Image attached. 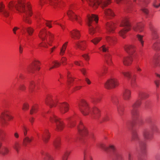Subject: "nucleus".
I'll return each instance as SVG.
<instances>
[{"label": "nucleus", "mask_w": 160, "mask_h": 160, "mask_svg": "<svg viewBox=\"0 0 160 160\" xmlns=\"http://www.w3.org/2000/svg\"><path fill=\"white\" fill-rule=\"evenodd\" d=\"M25 0H18V4H16L15 1L11 0L7 3V9L9 12V11L13 10L15 8L19 12L23 13V21L28 24H31L32 23V21L30 17L32 14L31 7L28 3V8L26 10L25 8Z\"/></svg>", "instance_id": "f257e3e1"}, {"label": "nucleus", "mask_w": 160, "mask_h": 160, "mask_svg": "<svg viewBox=\"0 0 160 160\" xmlns=\"http://www.w3.org/2000/svg\"><path fill=\"white\" fill-rule=\"evenodd\" d=\"M29 104L28 102H25L23 104L22 109L24 111H26L29 110Z\"/></svg>", "instance_id": "8fccbe9b"}, {"label": "nucleus", "mask_w": 160, "mask_h": 160, "mask_svg": "<svg viewBox=\"0 0 160 160\" xmlns=\"http://www.w3.org/2000/svg\"><path fill=\"white\" fill-rule=\"evenodd\" d=\"M79 109L81 113L84 116L89 115L91 112V108L88 103L84 99L80 100L78 105Z\"/></svg>", "instance_id": "7ed1b4c3"}, {"label": "nucleus", "mask_w": 160, "mask_h": 160, "mask_svg": "<svg viewBox=\"0 0 160 160\" xmlns=\"http://www.w3.org/2000/svg\"><path fill=\"white\" fill-rule=\"evenodd\" d=\"M76 18H75V21H76L78 23L81 24L82 22V20L81 17L77 16Z\"/></svg>", "instance_id": "338daca9"}, {"label": "nucleus", "mask_w": 160, "mask_h": 160, "mask_svg": "<svg viewBox=\"0 0 160 160\" xmlns=\"http://www.w3.org/2000/svg\"><path fill=\"white\" fill-rule=\"evenodd\" d=\"M121 73L125 77L130 78L131 76V72L129 71H122Z\"/></svg>", "instance_id": "49530a36"}, {"label": "nucleus", "mask_w": 160, "mask_h": 160, "mask_svg": "<svg viewBox=\"0 0 160 160\" xmlns=\"http://www.w3.org/2000/svg\"><path fill=\"white\" fill-rule=\"evenodd\" d=\"M141 100L139 98L132 105V109L131 111V113L132 117L136 119L138 118L139 116V111L137 109L141 105L142 102Z\"/></svg>", "instance_id": "1a4fd4ad"}, {"label": "nucleus", "mask_w": 160, "mask_h": 160, "mask_svg": "<svg viewBox=\"0 0 160 160\" xmlns=\"http://www.w3.org/2000/svg\"><path fill=\"white\" fill-rule=\"evenodd\" d=\"M143 136L145 138L149 139L152 137V135L147 130H145L143 132Z\"/></svg>", "instance_id": "37998d69"}, {"label": "nucleus", "mask_w": 160, "mask_h": 160, "mask_svg": "<svg viewBox=\"0 0 160 160\" xmlns=\"http://www.w3.org/2000/svg\"><path fill=\"white\" fill-rule=\"evenodd\" d=\"M69 121L70 127L71 128L74 127L76 125V122L78 119H79V118L78 116L71 117L67 119Z\"/></svg>", "instance_id": "a878e982"}, {"label": "nucleus", "mask_w": 160, "mask_h": 160, "mask_svg": "<svg viewBox=\"0 0 160 160\" xmlns=\"http://www.w3.org/2000/svg\"><path fill=\"white\" fill-rule=\"evenodd\" d=\"M13 118L8 110H5L0 114V123L2 126H4L8 125V121H11Z\"/></svg>", "instance_id": "20e7f679"}, {"label": "nucleus", "mask_w": 160, "mask_h": 160, "mask_svg": "<svg viewBox=\"0 0 160 160\" xmlns=\"http://www.w3.org/2000/svg\"><path fill=\"white\" fill-rule=\"evenodd\" d=\"M105 39L106 41L108 43L114 44L117 41V39L115 37H110L107 36L106 37Z\"/></svg>", "instance_id": "c9c22d12"}, {"label": "nucleus", "mask_w": 160, "mask_h": 160, "mask_svg": "<svg viewBox=\"0 0 160 160\" xmlns=\"http://www.w3.org/2000/svg\"><path fill=\"white\" fill-rule=\"evenodd\" d=\"M47 32L45 28L41 29L38 34L39 38L42 41H44L47 36Z\"/></svg>", "instance_id": "cd10ccee"}, {"label": "nucleus", "mask_w": 160, "mask_h": 160, "mask_svg": "<svg viewBox=\"0 0 160 160\" xmlns=\"http://www.w3.org/2000/svg\"><path fill=\"white\" fill-rule=\"evenodd\" d=\"M82 57L87 61H89L90 59V57L88 53H85L82 55Z\"/></svg>", "instance_id": "e2e57ef3"}, {"label": "nucleus", "mask_w": 160, "mask_h": 160, "mask_svg": "<svg viewBox=\"0 0 160 160\" xmlns=\"http://www.w3.org/2000/svg\"><path fill=\"white\" fill-rule=\"evenodd\" d=\"M44 156L45 157V158L46 159H48V160H53V158L48 152H45L44 154Z\"/></svg>", "instance_id": "13d9d810"}, {"label": "nucleus", "mask_w": 160, "mask_h": 160, "mask_svg": "<svg viewBox=\"0 0 160 160\" xmlns=\"http://www.w3.org/2000/svg\"><path fill=\"white\" fill-rule=\"evenodd\" d=\"M38 106L37 105H33L30 110V114H33L36 113L38 111Z\"/></svg>", "instance_id": "79ce46f5"}, {"label": "nucleus", "mask_w": 160, "mask_h": 160, "mask_svg": "<svg viewBox=\"0 0 160 160\" xmlns=\"http://www.w3.org/2000/svg\"><path fill=\"white\" fill-rule=\"evenodd\" d=\"M24 136H26L28 134V132L29 130V128L25 125H23L22 128Z\"/></svg>", "instance_id": "6e6d98bb"}, {"label": "nucleus", "mask_w": 160, "mask_h": 160, "mask_svg": "<svg viewBox=\"0 0 160 160\" xmlns=\"http://www.w3.org/2000/svg\"><path fill=\"white\" fill-rule=\"evenodd\" d=\"M67 14L70 20L75 21V19L76 18V17L77 15L72 11L71 10H68L67 12Z\"/></svg>", "instance_id": "f704fd0d"}, {"label": "nucleus", "mask_w": 160, "mask_h": 160, "mask_svg": "<svg viewBox=\"0 0 160 160\" xmlns=\"http://www.w3.org/2000/svg\"><path fill=\"white\" fill-rule=\"evenodd\" d=\"M36 85L35 82L33 81H31L29 82V89L32 92H34L35 90Z\"/></svg>", "instance_id": "58836bf2"}, {"label": "nucleus", "mask_w": 160, "mask_h": 160, "mask_svg": "<svg viewBox=\"0 0 160 160\" xmlns=\"http://www.w3.org/2000/svg\"><path fill=\"white\" fill-rule=\"evenodd\" d=\"M61 63L59 61L57 60L54 61L52 62L49 69L50 70L53 68H58L59 67Z\"/></svg>", "instance_id": "4c0bfd02"}, {"label": "nucleus", "mask_w": 160, "mask_h": 160, "mask_svg": "<svg viewBox=\"0 0 160 160\" xmlns=\"http://www.w3.org/2000/svg\"><path fill=\"white\" fill-rule=\"evenodd\" d=\"M53 144L56 148L58 149L60 146V138H58L55 139L54 142Z\"/></svg>", "instance_id": "c03bdc74"}, {"label": "nucleus", "mask_w": 160, "mask_h": 160, "mask_svg": "<svg viewBox=\"0 0 160 160\" xmlns=\"http://www.w3.org/2000/svg\"><path fill=\"white\" fill-rule=\"evenodd\" d=\"M83 160H93L90 155V152L89 150L86 149L84 151Z\"/></svg>", "instance_id": "72a5a7b5"}, {"label": "nucleus", "mask_w": 160, "mask_h": 160, "mask_svg": "<svg viewBox=\"0 0 160 160\" xmlns=\"http://www.w3.org/2000/svg\"><path fill=\"white\" fill-rule=\"evenodd\" d=\"M26 87L24 84L20 85L19 87V89L22 91H24L26 89Z\"/></svg>", "instance_id": "774afa93"}, {"label": "nucleus", "mask_w": 160, "mask_h": 160, "mask_svg": "<svg viewBox=\"0 0 160 160\" xmlns=\"http://www.w3.org/2000/svg\"><path fill=\"white\" fill-rule=\"evenodd\" d=\"M105 62L109 66H112L113 65V63L112 60V57L110 54L107 55L105 58Z\"/></svg>", "instance_id": "c756f323"}, {"label": "nucleus", "mask_w": 160, "mask_h": 160, "mask_svg": "<svg viewBox=\"0 0 160 160\" xmlns=\"http://www.w3.org/2000/svg\"><path fill=\"white\" fill-rule=\"evenodd\" d=\"M91 113L92 118L93 119H98L101 117V114L100 110L98 108L95 107L92 108Z\"/></svg>", "instance_id": "dca6fc26"}, {"label": "nucleus", "mask_w": 160, "mask_h": 160, "mask_svg": "<svg viewBox=\"0 0 160 160\" xmlns=\"http://www.w3.org/2000/svg\"><path fill=\"white\" fill-rule=\"evenodd\" d=\"M75 47L77 49L84 51L87 49L88 47V44L86 41L79 40L75 43Z\"/></svg>", "instance_id": "9b49d317"}, {"label": "nucleus", "mask_w": 160, "mask_h": 160, "mask_svg": "<svg viewBox=\"0 0 160 160\" xmlns=\"http://www.w3.org/2000/svg\"><path fill=\"white\" fill-rule=\"evenodd\" d=\"M105 28L108 33H113L116 29V24L113 22H108L106 24Z\"/></svg>", "instance_id": "2eb2a0df"}, {"label": "nucleus", "mask_w": 160, "mask_h": 160, "mask_svg": "<svg viewBox=\"0 0 160 160\" xmlns=\"http://www.w3.org/2000/svg\"><path fill=\"white\" fill-rule=\"evenodd\" d=\"M50 137V133L48 129L44 131L42 135V138L43 141L45 142H47L49 140Z\"/></svg>", "instance_id": "c85d7f7f"}, {"label": "nucleus", "mask_w": 160, "mask_h": 160, "mask_svg": "<svg viewBox=\"0 0 160 160\" xmlns=\"http://www.w3.org/2000/svg\"><path fill=\"white\" fill-rule=\"evenodd\" d=\"M108 68L106 66H104L102 68L101 76H104L108 72Z\"/></svg>", "instance_id": "5fc2aeb1"}, {"label": "nucleus", "mask_w": 160, "mask_h": 160, "mask_svg": "<svg viewBox=\"0 0 160 160\" xmlns=\"http://www.w3.org/2000/svg\"><path fill=\"white\" fill-rule=\"evenodd\" d=\"M119 85L118 80L114 77L108 79L104 84V88L108 90L115 88Z\"/></svg>", "instance_id": "0eeeda50"}, {"label": "nucleus", "mask_w": 160, "mask_h": 160, "mask_svg": "<svg viewBox=\"0 0 160 160\" xmlns=\"http://www.w3.org/2000/svg\"><path fill=\"white\" fill-rule=\"evenodd\" d=\"M144 25L142 22L137 23L134 25L132 28L133 30L135 32H141L144 30Z\"/></svg>", "instance_id": "412c9836"}, {"label": "nucleus", "mask_w": 160, "mask_h": 160, "mask_svg": "<svg viewBox=\"0 0 160 160\" xmlns=\"http://www.w3.org/2000/svg\"><path fill=\"white\" fill-rule=\"evenodd\" d=\"M42 42L38 44V46L41 47H43L45 48H48V43L46 40L42 41Z\"/></svg>", "instance_id": "de8ad7c7"}, {"label": "nucleus", "mask_w": 160, "mask_h": 160, "mask_svg": "<svg viewBox=\"0 0 160 160\" xmlns=\"http://www.w3.org/2000/svg\"><path fill=\"white\" fill-rule=\"evenodd\" d=\"M54 39V35L49 31L48 32L45 40L47 42L49 46H51L52 45V44Z\"/></svg>", "instance_id": "5701e85b"}, {"label": "nucleus", "mask_w": 160, "mask_h": 160, "mask_svg": "<svg viewBox=\"0 0 160 160\" xmlns=\"http://www.w3.org/2000/svg\"><path fill=\"white\" fill-rule=\"evenodd\" d=\"M136 37L140 43L142 47H143L144 43V41L143 40V36L140 34H138Z\"/></svg>", "instance_id": "a18cd8bd"}, {"label": "nucleus", "mask_w": 160, "mask_h": 160, "mask_svg": "<svg viewBox=\"0 0 160 160\" xmlns=\"http://www.w3.org/2000/svg\"><path fill=\"white\" fill-rule=\"evenodd\" d=\"M61 64H62L63 65H65L67 64V58L65 57H62L61 60Z\"/></svg>", "instance_id": "052dcab7"}, {"label": "nucleus", "mask_w": 160, "mask_h": 160, "mask_svg": "<svg viewBox=\"0 0 160 160\" xmlns=\"http://www.w3.org/2000/svg\"><path fill=\"white\" fill-rule=\"evenodd\" d=\"M13 137L16 139H18L20 138L19 133L17 131H15L13 133Z\"/></svg>", "instance_id": "0e129e2a"}, {"label": "nucleus", "mask_w": 160, "mask_h": 160, "mask_svg": "<svg viewBox=\"0 0 160 160\" xmlns=\"http://www.w3.org/2000/svg\"><path fill=\"white\" fill-rule=\"evenodd\" d=\"M0 12H1L2 15L5 18H8L9 16V12L7 8H5V5L3 2H0Z\"/></svg>", "instance_id": "a211bd4d"}, {"label": "nucleus", "mask_w": 160, "mask_h": 160, "mask_svg": "<svg viewBox=\"0 0 160 160\" xmlns=\"http://www.w3.org/2000/svg\"><path fill=\"white\" fill-rule=\"evenodd\" d=\"M40 62L38 60H34L31 64L32 69L35 70H39L40 69Z\"/></svg>", "instance_id": "7c9ffc66"}, {"label": "nucleus", "mask_w": 160, "mask_h": 160, "mask_svg": "<svg viewBox=\"0 0 160 160\" xmlns=\"http://www.w3.org/2000/svg\"><path fill=\"white\" fill-rule=\"evenodd\" d=\"M62 3V0H39V4L41 7L45 4H48L55 9L60 8Z\"/></svg>", "instance_id": "39448f33"}, {"label": "nucleus", "mask_w": 160, "mask_h": 160, "mask_svg": "<svg viewBox=\"0 0 160 160\" xmlns=\"http://www.w3.org/2000/svg\"><path fill=\"white\" fill-rule=\"evenodd\" d=\"M58 98L56 96L48 95L45 99V103L49 106L50 108L55 107L58 103Z\"/></svg>", "instance_id": "6e6552de"}, {"label": "nucleus", "mask_w": 160, "mask_h": 160, "mask_svg": "<svg viewBox=\"0 0 160 160\" xmlns=\"http://www.w3.org/2000/svg\"><path fill=\"white\" fill-rule=\"evenodd\" d=\"M9 152L8 148L7 147H3L2 148H0V154L5 155L8 154Z\"/></svg>", "instance_id": "ea45409f"}, {"label": "nucleus", "mask_w": 160, "mask_h": 160, "mask_svg": "<svg viewBox=\"0 0 160 160\" xmlns=\"http://www.w3.org/2000/svg\"><path fill=\"white\" fill-rule=\"evenodd\" d=\"M149 97V94L145 92L140 91L139 92L138 97L142 100L147 99Z\"/></svg>", "instance_id": "e433bc0d"}, {"label": "nucleus", "mask_w": 160, "mask_h": 160, "mask_svg": "<svg viewBox=\"0 0 160 160\" xmlns=\"http://www.w3.org/2000/svg\"><path fill=\"white\" fill-rule=\"evenodd\" d=\"M25 29L29 36H32V35L34 31V30L33 28L31 27H27L26 28H24V27H22L21 30L22 32H24L25 31Z\"/></svg>", "instance_id": "473e14b6"}, {"label": "nucleus", "mask_w": 160, "mask_h": 160, "mask_svg": "<svg viewBox=\"0 0 160 160\" xmlns=\"http://www.w3.org/2000/svg\"><path fill=\"white\" fill-rule=\"evenodd\" d=\"M69 104L66 102L59 103L58 109L60 113L63 114L68 112L69 109Z\"/></svg>", "instance_id": "9d476101"}, {"label": "nucleus", "mask_w": 160, "mask_h": 160, "mask_svg": "<svg viewBox=\"0 0 160 160\" xmlns=\"http://www.w3.org/2000/svg\"><path fill=\"white\" fill-rule=\"evenodd\" d=\"M59 45V43H58L54 45L51 48L50 50V54H52L58 48Z\"/></svg>", "instance_id": "4d7b16f0"}, {"label": "nucleus", "mask_w": 160, "mask_h": 160, "mask_svg": "<svg viewBox=\"0 0 160 160\" xmlns=\"http://www.w3.org/2000/svg\"><path fill=\"white\" fill-rule=\"evenodd\" d=\"M125 51L128 53L132 55L136 52V48L133 44L126 45L124 47Z\"/></svg>", "instance_id": "f3484780"}, {"label": "nucleus", "mask_w": 160, "mask_h": 160, "mask_svg": "<svg viewBox=\"0 0 160 160\" xmlns=\"http://www.w3.org/2000/svg\"><path fill=\"white\" fill-rule=\"evenodd\" d=\"M13 148L17 152H18L20 148V145L19 142H15Z\"/></svg>", "instance_id": "bf43d9fd"}, {"label": "nucleus", "mask_w": 160, "mask_h": 160, "mask_svg": "<svg viewBox=\"0 0 160 160\" xmlns=\"http://www.w3.org/2000/svg\"><path fill=\"white\" fill-rule=\"evenodd\" d=\"M33 140V138L32 137H29L26 136L23 139L22 145L26 147L29 143H31Z\"/></svg>", "instance_id": "2f4dec72"}, {"label": "nucleus", "mask_w": 160, "mask_h": 160, "mask_svg": "<svg viewBox=\"0 0 160 160\" xmlns=\"http://www.w3.org/2000/svg\"><path fill=\"white\" fill-rule=\"evenodd\" d=\"M136 78L137 75L136 74H134L132 76L131 79V83L132 85L134 84L135 83Z\"/></svg>", "instance_id": "680f3d73"}, {"label": "nucleus", "mask_w": 160, "mask_h": 160, "mask_svg": "<svg viewBox=\"0 0 160 160\" xmlns=\"http://www.w3.org/2000/svg\"><path fill=\"white\" fill-rule=\"evenodd\" d=\"M43 23L45 24L46 26L48 28H51L52 27V21H47L45 20H43Z\"/></svg>", "instance_id": "864d4df0"}, {"label": "nucleus", "mask_w": 160, "mask_h": 160, "mask_svg": "<svg viewBox=\"0 0 160 160\" xmlns=\"http://www.w3.org/2000/svg\"><path fill=\"white\" fill-rule=\"evenodd\" d=\"M70 36L74 39H79L81 37L80 31L77 29H74L70 32Z\"/></svg>", "instance_id": "6ab92c4d"}, {"label": "nucleus", "mask_w": 160, "mask_h": 160, "mask_svg": "<svg viewBox=\"0 0 160 160\" xmlns=\"http://www.w3.org/2000/svg\"><path fill=\"white\" fill-rule=\"evenodd\" d=\"M78 129V134L81 136H83L86 135L88 133L87 128L84 126L81 121H79Z\"/></svg>", "instance_id": "f8f14e48"}, {"label": "nucleus", "mask_w": 160, "mask_h": 160, "mask_svg": "<svg viewBox=\"0 0 160 160\" xmlns=\"http://www.w3.org/2000/svg\"><path fill=\"white\" fill-rule=\"evenodd\" d=\"M130 17L128 16L123 17L120 24L121 27L124 28L120 30L118 34L122 38L125 39L127 37L126 33L131 30V24L129 22Z\"/></svg>", "instance_id": "f03ea898"}, {"label": "nucleus", "mask_w": 160, "mask_h": 160, "mask_svg": "<svg viewBox=\"0 0 160 160\" xmlns=\"http://www.w3.org/2000/svg\"><path fill=\"white\" fill-rule=\"evenodd\" d=\"M101 37L96 38L92 39L91 41V42L93 43L94 45H97L102 40Z\"/></svg>", "instance_id": "603ef678"}, {"label": "nucleus", "mask_w": 160, "mask_h": 160, "mask_svg": "<svg viewBox=\"0 0 160 160\" xmlns=\"http://www.w3.org/2000/svg\"><path fill=\"white\" fill-rule=\"evenodd\" d=\"M89 27V32L91 35H93L99 31V28L98 27H96L95 28H94L93 27H90V26Z\"/></svg>", "instance_id": "a19ab883"}, {"label": "nucleus", "mask_w": 160, "mask_h": 160, "mask_svg": "<svg viewBox=\"0 0 160 160\" xmlns=\"http://www.w3.org/2000/svg\"><path fill=\"white\" fill-rule=\"evenodd\" d=\"M68 42H65L62 46L60 48L59 55L61 56H63L65 53L68 46Z\"/></svg>", "instance_id": "bb28decb"}, {"label": "nucleus", "mask_w": 160, "mask_h": 160, "mask_svg": "<svg viewBox=\"0 0 160 160\" xmlns=\"http://www.w3.org/2000/svg\"><path fill=\"white\" fill-rule=\"evenodd\" d=\"M115 146L112 145H110L107 148V150L111 151H114L115 149Z\"/></svg>", "instance_id": "69168bd1"}, {"label": "nucleus", "mask_w": 160, "mask_h": 160, "mask_svg": "<svg viewBox=\"0 0 160 160\" xmlns=\"http://www.w3.org/2000/svg\"><path fill=\"white\" fill-rule=\"evenodd\" d=\"M133 61V58L131 56H127L123 58L122 62L123 65L125 66L131 65Z\"/></svg>", "instance_id": "4be33fe9"}, {"label": "nucleus", "mask_w": 160, "mask_h": 160, "mask_svg": "<svg viewBox=\"0 0 160 160\" xmlns=\"http://www.w3.org/2000/svg\"><path fill=\"white\" fill-rule=\"evenodd\" d=\"M99 49L100 51L102 52H106L108 51V47L107 46L105 45H103L101 47L99 48Z\"/></svg>", "instance_id": "3c124183"}, {"label": "nucleus", "mask_w": 160, "mask_h": 160, "mask_svg": "<svg viewBox=\"0 0 160 160\" xmlns=\"http://www.w3.org/2000/svg\"><path fill=\"white\" fill-rule=\"evenodd\" d=\"M112 2L111 0H106L102 2V9H104V8L109 5Z\"/></svg>", "instance_id": "09e8293b"}, {"label": "nucleus", "mask_w": 160, "mask_h": 160, "mask_svg": "<svg viewBox=\"0 0 160 160\" xmlns=\"http://www.w3.org/2000/svg\"><path fill=\"white\" fill-rule=\"evenodd\" d=\"M102 0H87L89 7L93 9H97L102 2Z\"/></svg>", "instance_id": "4468645a"}, {"label": "nucleus", "mask_w": 160, "mask_h": 160, "mask_svg": "<svg viewBox=\"0 0 160 160\" xmlns=\"http://www.w3.org/2000/svg\"><path fill=\"white\" fill-rule=\"evenodd\" d=\"M49 120L51 122H55V130L57 131H61L65 127V124L63 122L54 114L52 115L50 117Z\"/></svg>", "instance_id": "423d86ee"}, {"label": "nucleus", "mask_w": 160, "mask_h": 160, "mask_svg": "<svg viewBox=\"0 0 160 160\" xmlns=\"http://www.w3.org/2000/svg\"><path fill=\"white\" fill-rule=\"evenodd\" d=\"M87 17L88 18V24L89 26H92L94 23L98 22V18L97 15L92 14L88 15Z\"/></svg>", "instance_id": "ddd939ff"}, {"label": "nucleus", "mask_w": 160, "mask_h": 160, "mask_svg": "<svg viewBox=\"0 0 160 160\" xmlns=\"http://www.w3.org/2000/svg\"><path fill=\"white\" fill-rule=\"evenodd\" d=\"M131 97V92L128 89H125L122 93V98L125 100H128Z\"/></svg>", "instance_id": "b1692460"}, {"label": "nucleus", "mask_w": 160, "mask_h": 160, "mask_svg": "<svg viewBox=\"0 0 160 160\" xmlns=\"http://www.w3.org/2000/svg\"><path fill=\"white\" fill-rule=\"evenodd\" d=\"M104 11V17L107 18H111L115 16L113 11L111 8L105 9Z\"/></svg>", "instance_id": "aec40b11"}, {"label": "nucleus", "mask_w": 160, "mask_h": 160, "mask_svg": "<svg viewBox=\"0 0 160 160\" xmlns=\"http://www.w3.org/2000/svg\"><path fill=\"white\" fill-rule=\"evenodd\" d=\"M67 78L68 82L67 84L68 87V88H70L73 85L74 82H75L76 80H74V78L72 77L69 72H68L67 73Z\"/></svg>", "instance_id": "393cba45"}]
</instances>
